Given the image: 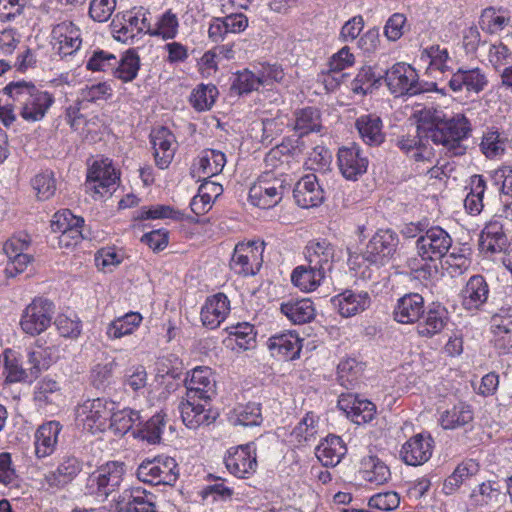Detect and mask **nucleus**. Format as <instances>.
Instances as JSON below:
<instances>
[{
    "label": "nucleus",
    "mask_w": 512,
    "mask_h": 512,
    "mask_svg": "<svg viewBox=\"0 0 512 512\" xmlns=\"http://www.w3.org/2000/svg\"><path fill=\"white\" fill-rule=\"evenodd\" d=\"M424 298L418 293L405 294L394 308V319L402 324H411L424 315Z\"/></svg>",
    "instance_id": "obj_29"
},
{
    "label": "nucleus",
    "mask_w": 512,
    "mask_h": 512,
    "mask_svg": "<svg viewBox=\"0 0 512 512\" xmlns=\"http://www.w3.org/2000/svg\"><path fill=\"white\" fill-rule=\"evenodd\" d=\"M33 189L40 200H48L56 191V180L51 171L37 174L31 181Z\"/></svg>",
    "instance_id": "obj_51"
},
{
    "label": "nucleus",
    "mask_w": 512,
    "mask_h": 512,
    "mask_svg": "<svg viewBox=\"0 0 512 512\" xmlns=\"http://www.w3.org/2000/svg\"><path fill=\"white\" fill-rule=\"evenodd\" d=\"M133 426H142V417L138 411L132 409H123L112 411V417L109 419L108 426L115 433L124 435Z\"/></svg>",
    "instance_id": "obj_47"
},
{
    "label": "nucleus",
    "mask_w": 512,
    "mask_h": 512,
    "mask_svg": "<svg viewBox=\"0 0 512 512\" xmlns=\"http://www.w3.org/2000/svg\"><path fill=\"white\" fill-rule=\"evenodd\" d=\"M423 321L417 325V332L422 337H433L440 333L448 322V311L441 305H435L423 316Z\"/></svg>",
    "instance_id": "obj_37"
},
{
    "label": "nucleus",
    "mask_w": 512,
    "mask_h": 512,
    "mask_svg": "<svg viewBox=\"0 0 512 512\" xmlns=\"http://www.w3.org/2000/svg\"><path fill=\"white\" fill-rule=\"evenodd\" d=\"M140 68V59L134 50H128L114 68V76L124 82L134 80Z\"/></svg>",
    "instance_id": "obj_49"
},
{
    "label": "nucleus",
    "mask_w": 512,
    "mask_h": 512,
    "mask_svg": "<svg viewBox=\"0 0 512 512\" xmlns=\"http://www.w3.org/2000/svg\"><path fill=\"white\" fill-rule=\"evenodd\" d=\"M462 305L466 310H479L488 300L489 285L482 275H473L462 290Z\"/></svg>",
    "instance_id": "obj_30"
},
{
    "label": "nucleus",
    "mask_w": 512,
    "mask_h": 512,
    "mask_svg": "<svg viewBox=\"0 0 512 512\" xmlns=\"http://www.w3.org/2000/svg\"><path fill=\"white\" fill-rule=\"evenodd\" d=\"M331 303L342 317L348 318L366 310L371 304V297L366 291L347 289L334 296Z\"/></svg>",
    "instance_id": "obj_21"
},
{
    "label": "nucleus",
    "mask_w": 512,
    "mask_h": 512,
    "mask_svg": "<svg viewBox=\"0 0 512 512\" xmlns=\"http://www.w3.org/2000/svg\"><path fill=\"white\" fill-rule=\"evenodd\" d=\"M236 423L242 426H256L262 422L260 404L248 403L237 410Z\"/></svg>",
    "instance_id": "obj_59"
},
{
    "label": "nucleus",
    "mask_w": 512,
    "mask_h": 512,
    "mask_svg": "<svg viewBox=\"0 0 512 512\" xmlns=\"http://www.w3.org/2000/svg\"><path fill=\"white\" fill-rule=\"evenodd\" d=\"M217 88L214 85L199 86L190 97L192 106L198 111L208 110L215 102Z\"/></svg>",
    "instance_id": "obj_52"
},
{
    "label": "nucleus",
    "mask_w": 512,
    "mask_h": 512,
    "mask_svg": "<svg viewBox=\"0 0 512 512\" xmlns=\"http://www.w3.org/2000/svg\"><path fill=\"white\" fill-rule=\"evenodd\" d=\"M253 444L249 443L236 448H231L225 457V465L228 471L238 478L255 472L257 467L256 455Z\"/></svg>",
    "instance_id": "obj_20"
},
{
    "label": "nucleus",
    "mask_w": 512,
    "mask_h": 512,
    "mask_svg": "<svg viewBox=\"0 0 512 512\" xmlns=\"http://www.w3.org/2000/svg\"><path fill=\"white\" fill-rule=\"evenodd\" d=\"M150 137L157 166L161 169L167 168L174 157V135L168 128L161 126L154 129Z\"/></svg>",
    "instance_id": "obj_28"
},
{
    "label": "nucleus",
    "mask_w": 512,
    "mask_h": 512,
    "mask_svg": "<svg viewBox=\"0 0 512 512\" xmlns=\"http://www.w3.org/2000/svg\"><path fill=\"white\" fill-rule=\"evenodd\" d=\"M124 23L118 28V25L114 23L113 32L114 37L118 41L128 42L132 40L136 35L146 32L151 35L152 29L150 20L146 17V12L139 10L133 14L128 12L123 15Z\"/></svg>",
    "instance_id": "obj_26"
},
{
    "label": "nucleus",
    "mask_w": 512,
    "mask_h": 512,
    "mask_svg": "<svg viewBox=\"0 0 512 512\" xmlns=\"http://www.w3.org/2000/svg\"><path fill=\"white\" fill-rule=\"evenodd\" d=\"M338 381L346 389L354 388L364 371V364L354 358L342 360L337 367Z\"/></svg>",
    "instance_id": "obj_46"
},
{
    "label": "nucleus",
    "mask_w": 512,
    "mask_h": 512,
    "mask_svg": "<svg viewBox=\"0 0 512 512\" xmlns=\"http://www.w3.org/2000/svg\"><path fill=\"white\" fill-rule=\"evenodd\" d=\"M347 453L346 445L343 440L336 435H328L316 447V457L326 467H334L340 463L341 459Z\"/></svg>",
    "instance_id": "obj_35"
},
{
    "label": "nucleus",
    "mask_w": 512,
    "mask_h": 512,
    "mask_svg": "<svg viewBox=\"0 0 512 512\" xmlns=\"http://www.w3.org/2000/svg\"><path fill=\"white\" fill-rule=\"evenodd\" d=\"M263 249V242L249 241L236 244L230 260V268L239 275H255L261 266L259 260Z\"/></svg>",
    "instance_id": "obj_12"
},
{
    "label": "nucleus",
    "mask_w": 512,
    "mask_h": 512,
    "mask_svg": "<svg viewBox=\"0 0 512 512\" xmlns=\"http://www.w3.org/2000/svg\"><path fill=\"white\" fill-rule=\"evenodd\" d=\"M326 275L307 263L306 265L297 266L292 271L291 281L300 290L310 292L316 290L321 285Z\"/></svg>",
    "instance_id": "obj_39"
},
{
    "label": "nucleus",
    "mask_w": 512,
    "mask_h": 512,
    "mask_svg": "<svg viewBox=\"0 0 512 512\" xmlns=\"http://www.w3.org/2000/svg\"><path fill=\"white\" fill-rule=\"evenodd\" d=\"M118 60L116 56L104 50H96L89 58L86 68L90 71H107L116 67Z\"/></svg>",
    "instance_id": "obj_55"
},
{
    "label": "nucleus",
    "mask_w": 512,
    "mask_h": 512,
    "mask_svg": "<svg viewBox=\"0 0 512 512\" xmlns=\"http://www.w3.org/2000/svg\"><path fill=\"white\" fill-rule=\"evenodd\" d=\"M416 240L417 253L421 261H436L446 256L452 246L450 234L440 226L419 229Z\"/></svg>",
    "instance_id": "obj_7"
},
{
    "label": "nucleus",
    "mask_w": 512,
    "mask_h": 512,
    "mask_svg": "<svg viewBox=\"0 0 512 512\" xmlns=\"http://www.w3.org/2000/svg\"><path fill=\"white\" fill-rule=\"evenodd\" d=\"M280 309L294 324H305L315 317L313 302L308 298L283 302Z\"/></svg>",
    "instance_id": "obj_40"
},
{
    "label": "nucleus",
    "mask_w": 512,
    "mask_h": 512,
    "mask_svg": "<svg viewBox=\"0 0 512 512\" xmlns=\"http://www.w3.org/2000/svg\"><path fill=\"white\" fill-rule=\"evenodd\" d=\"M268 348L273 356L293 360L299 356L301 344L296 334L288 332L271 336L268 340Z\"/></svg>",
    "instance_id": "obj_36"
},
{
    "label": "nucleus",
    "mask_w": 512,
    "mask_h": 512,
    "mask_svg": "<svg viewBox=\"0 0 512 512\" xmlns=\"http://www.w3.org/2000/svg\"><path fill=\"white\" fill-rule=\"evenodd\" d=\"M293 130L298 137L309 133H320L323 130L321 112L315 107H305L294 112Z\"/></svg>",
    "instance_id": "obj_34"
},
{
    "label": "nucleus",
    "mask_w": 512,
    "mask_h": 512,
    "mask_svg": "<svg viewBox=\"0 0 512 512\" xmlns=\"http://www.w3.org/2000/svg\"><path fill=\"white\" fill-rule=\"evenodd\" d=\"M355 126L363 141L370 146H378L385 139L382 132V120L379 116L373 114L360 116L356 120Z\"/></svg>",
    "instance_id": "obj_38"
},
{
    "label": "nucleus",
    "mask_w": 512,
    "mask_h": 512,
    "mask_svg": "<svg viewBox=\"0 0 512 512\" xmlns=\"http://www.w3.org/2000/svg\"><path fill=\"white\" fill-rule=\"evenodd\" d=\"M61 430L58 421H49L37 428L34 434V453L38 459L49 457L55 452Z\"/></svg>",
    "instance_id": "obj_23"
},
{
    "label": "nucleus",
    "mask_w": 512,
    "mask_h": 512,
    "mask_svg": "<svg viewBox=\"0 0 512 512\" xmlns=\"http://www.w3.org/2000/svg\"><path fill=\"white\" fill-rule=\"evenodd\" d=\"M506 141L498 130L489 129L483 134L480 150L488 159L500 158L505 154Z\"/></svg>",
    "instance_id": "obj_48"
},
{
    "label": "nucleus",
    "mask_w": 512,
    "mask_h": 512,
    "mask_svg": "<svg viewBox=\"0 0 512 512\" xmlns=\"http://www.w3.org/2000/svg\"><path fill=\"white\" fill-rule=\"evenodd\" d=\"M434 440L430 434L419 433L410 437L401 447L400 458L410 466H420L432 456Z\"/></svg>",
    "instance_id": "obj_15"
},
{
    "label": "nucleus",
    "mask_w": 512,
    "mask_h": 512,
    "mask_svg": "<svg viewBox=\"0 0 512 512\" xmlns=\"http://www.w3.org/2000/svg\"><path fill=\"white\" fill-rule=\"evenodd\" d=\"M142 316L138 312H129L109 323L106 335L109 339H119L132 334L141 324Z\"/></svg>",
    "instance_id": "obj_44"
},
{
    "label": "nucleus",
    "mask_w": 512,
    "mask_h": 512,
    "mask_svg": "<svg viewBox=\"0 0 512 512\" xmlns=\"http://www.w3.org/2000/svg\"><path fill=\"white\" fill-rule=\"evenodd\" d=\"M226 164V156L215 149H205L199 157L197 173L199 177L210 178L222 172Z\"/></svg>",
    "instance_id": "obj_43"
},
{
    "label": "nucleus",
    "mask_w": 512,
    "mask_h": 512,
    "mask_svg": "<svg viewBox=\"0 0 512 512\" xmlns=\"http://www.w3.org/2000/svg\"><path fill=\"white\" fill-rule=\"evenodd\" d=\"M337 160L340 172L348 180H357L367 171L368 158L356 143L339 148Z\"/></svg>",
    "instance_id": "obj_17"
},
{
    "label": "nucleus",
    "mask_w": 512,
    "mask_h": 512,
    "mask_svg": "<svg viewBox=\"0 0 512 512\" xmlns=\"http://www.w3.org/2000/svg\"><path fill=\"white\" fill-rule=\"evenodd\" d=\"M509 21L508 17L498 14L494 8L490 7L483 11L480 26L482 30L490 34H496L501 32Z\"/></svg>",
    "instance_id": "obj_53"
},
{
    "label": "nucleus",
    "mask_w": 512,
    "mask_h": 512,
    "mask_svg": "<svg viewBox=\"0 0 512 512\" xmlns=\"http://www.w3.org/2000/svg\"><path fill=\"white\" fill-rule=\"evenodd\" d=\"M262 86L258 71L256 73L244 70L237 74V77L232 85L237 89L240 94L250 93L253 90H258Z\"/></svg>",
    "instance_id": "obj_61"
},
{
    "label": "nucleus",
    "mask_w": 512,
    "mask_h": 512,
    "mask_svg": "<svg viewBox=\"0 0 512 512\" xmlns=\"http://www.w3.org/2000/svg\"><path fill=\"white\" fill-rule=\"evenodd\" d=\"M293 197L298 206L311 208L320 205L324 200V191L314 174L302 177L293 189Z\"/></svg>",
    "instance_id": "obj_22"
},
{
    "label": "nucleus",
    "mask_w": 512,
    "mask_h": 512,
    "mask_svg": "<svg viewBox=\"0 0 512 512\" xmlns=\"http://www.w3.org/2000/svg\"><path fill=\"white\" fill-rule=\"evenodd\" d=\"M297 146L292 144L291 140L283 141L280 145L272 148L265 156V171H270L272 177H286L291 179L288 174L285 173L286 168L289 165L290 158L295 154Z\"/></svg>",
    "instance_id": "obj_27"
},
{
    "label": "nucleus",
    "mask_w": 512,
    "mask_h": 512,
    "mask_svg": "<svg viewBox=\"0 0 512 512\" xmlns=\"http://www.w3.org/2000/svg\"><path fill=\"white\" fill-rule=\"evenodd\" d=\"M188 399L198 398L204 402L216 394V382L208 367H196L185 379Z\"/></svg>",
    "instance_id": "obj_16"
},
{
    "label": "nucleus",
    "mask_w": 512,
    "mask_h": 512,
    "mask_svg": "<svg viewBox=\"0 0 512 512\" xmlns=\"http://www.w3.org/2000/svg\"><path fill=\"white\" fill-rule=\"evenodd\" d=\"M41 353L29 352L28 360L25 364L20 362L13 355L5 354V363L3 373L6 375V383L31 382L36 379L41 371L40 358Z\"/></svg>",
    "instance_id": "obj_13"
},
{
    "label": "nucleus",
    "mask_w": 512,
    "mask_h": 512,
    "mask_svg": "<svg viewBox=\"0 0 512 512\" xmlns=\"http://www.w3.org/2000/svg\"><path fill=\"white\" fill-rule=\"evenodd\" d=\"M361 477L372 484L382 485L390 478V470L386 464L376 456H367L361 460Z\"/></svg>",
    "instance_id": "obj_41"
},
{
    "label": "nucleus",
    "mask_w": 512,
    "mask_h": 512,
    "mask_svg": "<svg viewBox=\"0 0 512 512\" xmlns=\"http://www.w3.org/2000/svg\"><path fill=\"white\" fill-rule=\"evenodd\" d=\"M125 464L119 461H110L91 473L86 481V494L104 501L113 492L117 491L123 481Z\"/></svg>",
    "instance_id": "obj_3"
},
{
    "label": "nucleus",
    "mask_w": 512,
    "mask_h": 512,
    "mask_svg": "<svg viewBox=\"0 0 512 512\" xmlns=\"http://www.w3.org/2000/svg\"><path fill=\"white\" fill-rule=\"evenodd\" d=\"M59 390L58 382L51 378H43L37 384L35 399L45 404L54 403L60 397Z\"/></svg>",
    "instance_id": "obj_56"
},
{
    "label": "nucleus",
    "mask_w": 512,
    "mask_h": 512,
    "mask_svg": "<svg viewBox=\"0 0 512 512\" xmlns=\"http://www.w3.org/2000/svg\"><path fill=\"white\" fill-rule=\"evenodd\" d=\"M178 19L171 11L165 12L157 22L156 29L152 30L151 35H158L164 39L174 38L177 34Z\"/></svg>",
    "instance_id": "obj_60"
},
{
    "label": "nucleus",
    "mask_w": 512,
    "mask_h": 512,
    "mask_svg": "<svg viewBox=\"0 0 512 512\" xmlns=\"http://www.w3.org/2000/svg\"><path fill=\"white\" fill-rule=\"evenodd\" d=\"M419 130L425 132V138L437 145H442L450 156L465 153L466 147L462 141L471 131L469 120L463 114H457L449 119L443 111L433 107L417 110Z\"/></svg>",
    "instance_id": "obj_1"
},
{
    "label": "nucleus",
    "mask_w": 512,
    "mask_h": 512,
    "mask_svg": "<svg viewBox=\"0 0 512 512\" xmlns=\"http://www.w3.org/2000/svg\"><path fill=\"white\" fill-rule=\"evenodd\" d=\"M473 420V412L469 405L459 402L452 408L443 411L439 423L443 429H457Z\"/></svg>",
    "instance_id": "obj_42"
},
{
    "label": "nucleus",
    "mask_w": 512,
    "mask_h": 512,
    "mask_svg": "<svg viewBox=\"0 0 512 512\" xmlns=\"http://www.w3.org/2000/svg\"><path fill=\"white\" fill-rule=\"evenodd\" d=\"M382 79H384V74L381 72H376L370 66L363 67L352 83V90L355 93L367 94L374 87H378Z\"/></svg>",
    "instance_id": "obj_50"
},
{
    "label": "nucleus",
    "mask_w": 512,
    "mask_h": 512,
    "mask_svg": "<svg viewBox=\"0 0 512 512\" xmlns=\"http://www.w3.org/2000/svg\"><path fill=\"white\" fill-rule=\"evenodd\" d=\"M399 244L398 235L390 230H378L366 245L363 258L371 264L384 265L395 254Z\"/></svg>",
    "instance_id": "obj_11"
},
{
    "label": "nucleus",
    "mask_w": 512,
    "mask_h": 512,
    "mask_svg": "<svg viewBox=\"0 0 512 512\" xmlns=\"http://www.w3.org/2000/svg\"><path fill=\"white\" fill-rule=\"evenodd\" d=\"M143 427L139 429V433L143 439L150 444H156L160 442L161 433L165 425L164 415L158 413L147 420Z\"/></svg>",
    "instance_id": "obj_54"
},
{
    "label": "nucleus",
    "mask_w": 512,
    "mask_h": 512,
    "mask_svg": "<svg viewBox=\"0 0 512 512\" xmlns=\"http://www.w3.org/2000/svg\"><path fill=\"white\" fill-rule=\"evenodd\" d=\"M118 180L119 176L112 166V161L108 158L96 160L87 174V183L89 185L93 183L91 188L101 196L114 189Z\"/></svg>",
    "instance_id": "obj_19"
},
{
    "label": "nucleus",
    "mask_w": 512,
    "mask_h": 512,
    "mask_svg": "<svg viewBox=\"0 0 512 512\" xmlns=\"http://www.w3.org/2000/svg\"><path fill=\"white\" fill-rule=\"evenodd\" d=\"M389 91L396 97L413 96L423 92L416 70L409 64L395 63L384 72Z\"/></svg>",
    "instance_id": "obj_8"
},
{
    "label": "nucleus",
    "mask_w": 512,
    "mask_h": 512,
    "mask_svg": "<svg viewBox=\"0 0 512 512\" xmlns=\"http://www.w3.org/2000/svg\"><path fill=\"white\" fill-rule=\"evenodd\" d=\"M3 91L12 99L22 118L29 122L42 120L54 103L51 93L38 89L31 82H10Z\"/></svg>",
    "instance_id": "obj_2"
},
{
    "label": "nucleus",
    "mask_w": 512,
    "mask_h": 512,
    "mask_svg": "<svg viewBox=\"0 0 512 512\" xmlns=\"http://www.w3.org/2000/svg\"><path fill=\"white\" fill-rule=\"evenodd\" d=\"M198 398L186 399L179 404V411L183 423L189 429H197L202 425H209L214 421V417L210 415V410L206 409L203 404L198 403Z\"/></svg>",
    "instance_id": "obj_32"
},
{
    "label": "nucleus",
    "mask_w": 512,
    "mask_h": 512,
    "mask_svg": "<svg viewBox=\"0 0 512 512\" xmlns=\"http://www.w3.org/2000/svg\"><path fill=\"white\" fill-rule=\"evenodd\" d=\"M156 368L158 375L161 377L179 378L182 374L183 363L176 355L170 354L158 359Z\"/></svg>",
    "instance_id": "obj_58"
},
{
    "label": "nucleus",
    "mask_w": 512,
    "mask_h": 512,
    "mask_svg": "<svg viewBox=\"0 0 512 512\" xmlns=\"http://www.w3.org/2000/svg\"><path fill=\"white\" fill-rule=\"evenodd\" d=\"M479 471V465L474 460H467L460 463L453 473L448 476L443 484V492L446 495L453 494L462 483L471 476L476 475Z\"/></svg>",
    "instance_id": "obj_45"
},
{
    "label": "nucleus",
    "mask_w": 512,
    "mask_h": 512,
    "mask_svg": "<svg viewBox=\"0 0 512 512\" xmlns=\"http://www.w3.org/2000/svg\"><path fill=\"white\" fill-rule=\"evenodd\" d=\"M335 249L327 240H313L305 247V260L312 267L327 274L334 262Z\"/></svg>",
    "instance_id": "obj_25"
},
{
    "label": "nucleus",
    "mask_w": 512,
    "mask_h": 512,
    "mask_svg": "<svg viewBox=\"0 0 512 512\" xmlns=\"http://www.w3.org/2000/svg\"><path fill=\"white\" fill-rule=\"evenodd\" d=\"M488 58L491 65L498 70L512 62V51L500 41L490 46Z\"/></svg>",
    "instance_id": "obj_62"
},
{
    "label": "nucleus",
    "mask_w": 512,
    "mask_h": 512,
    "mask_svg": "<svg viewBox=\"0 0 512 512\" xmlns=\"http://www.w3.org/2000/svg\"><path fill=\"white\" fill-rule=\"evenodd\" d=\"M54 309L52 301L45 298L34 299L22 314V330L32 336L39 335L50 326Z\"/></svg>",
    "instance_id": "obj_9"
},
{
    "label": "nucleus",
    "mask_w": 512,
    "mask_h": 512,
    "mask_svg": "<svg viewBox=\"0 0 512 512\" xmlns=\"http://www.w3.org/2000/svg\"><path fill=\"white\" fill-rule=\"evenodd\" d=\"M116 365L114 360L96 364L90 373L91 384L97 389L105 388L110 383Z\"/></svg>",
    "instance_id": "obj_57"
},
{
    "label": "nucleus",
    "mask_w": 512,
    "mask_h": 512,
    "mask_svg": "<svg viewBox=\"0 0 512 512\" xmlns=\"http://www.w3.org/2000/svg\"><path fill=\"white\" fill-rule=\"evenodd\" d=\"M52 37L59 44V52L64 56L76 52L82 43L81 31L71 21H63L54 26Z\"/></svg>",
    "instance_id": "obj_31"
},
{
    "label": "nucleus",
    "mask_w": 512,
    "mask_h": 512,
    "mask_svg": "<svg viewBox=\"0 0 512 512\" xmlns=\"http://www.w3.org/2000/svg\"><path fill=\"white\" fill-rule=\"evenodd\" d=\"M115 410V402L104 399H88L76 409V420L83 429L96 433L106 429L112 411Z\"/></svg>",
    "instance_id": "obj_6"
},
{
    "label": "nucleus",
    "mask_w": 512,
    "mask_h": 512,
    "mask_svg": "<svg viewBox=\"0 0 512 512\" xmlns=\"http://www.w3.org/2000/svg\"><path fill=\"white\" fill-rule=\"evenodd\" d=\"M292 179L286 177H272L270 171H264L258 182L249 190L251 203L262 209L277 205L283 196L289 192Z\"/></svg>",
    "instance_id": "obj_4"
},
{
    "label": "nucleus",
    "mask_w": 512,
    "mask_h": 512,
    "mask_svg": "<svg viewBox=\"0 0 512 512\" xmlns=\"http://www.w3.org/2000/svg\"><path fill=\"white\" fill-rule=\"evenodd\" d=\"M488 85L486 74L478 67L471 69L459 68L452 73L448 86L456 93L479 94Z\"/></svg>",
    "instance_id": "obj_18"
},
{
    "label": "nucleus",
    "mask_w": 512,
    "mask_h": 512,
    "mask_svg": "<svg viewBox=\"0 0 512 512\" xmlns=\"http://www.w3.org/2000/svg\"><path fill=\"white\" fill-rule=\"evenodd\" d=\"M116 7V0H92L89 16L97 22H106Z\"/></svg>",
    "instance_id": "obj_63"
},
{
    "label": "nucleus",
    "mask_w": 512,
    "mask_h": 512,
    "mask_svg": "<svg viewBox=\"0 0 512 512\" xmlns=\"http://www.w3.org/2000/svg\"><path fill=\"white\" fill-rule=\"evenodd\" d=\"M230 312V301L224 293H217L208 297L201 308L202 324L215 329L226 319Z\"/></svg>",
    "instance_id": "obj_24"
},
{
    "label": "nucleus",
    "mask_w": 512,
    "mask_h": 512,
    "mask_svg": "<svg viewBox=\"0 0 512 512\" xmlns=\"http://www.w3.org/2000/svg\"><path fill=\"white\" fill-rule=\"evenodd\" d=\"M480 249L482 252L495 254L506 251L508 238L503 231V225L498 220L488 222L481 234Z\"/></svg>",
    "instance_id": "obj_33"
},
{
    "label": "nucleus",
    "mask_w": 512,
    "mask_h": 512,
    "mask_svg": "<svg viewBox=\"0 0 512 512\" xmlns=\"http://www.w3.org/2000/svg\"><path fill=\"white\" fill-rule=\"evenodd\" d=\"M369 506L382 511H391L400 504V497L396 492L378 493L369 499Z\"/></svg>",
    "instance_id": "obj_64"
},
{
    "label": "nucleus",
    "mask_w": 512,
    "mask_h": 512,
    "mask_svg": "<svg viewBox=\"0 0 512 512\" xmlns=\"http://www.w3.org/2000/svg\"><path fill=\"white\" fill-rule=\"evenodd\" d=\"M137 478L151 485H174L179 477L176 460L168 456L146 459L138 466Z\"/></svg>",
    "instance_id": "obj_5"
},
{
    "label": "nucleus",
    "mask_w": 512,
    "mask_h": 512,
    "mask_svg": "<svg viewBox=\"0 0 512 512\" xmlns=\"http://www.w3.org/2000/svg\"><path fill=\"white\" fill-rule=\"evenodd\" d=\"M83 225L84 219L73 215L68 209L56 212L51 221V229L54 233H60L58 243L64 248L76 246L84 239Z\"/></svg>",
    "instance_id": "obj_10"
},
{
    "label": "nucleus",
    "mask_w": 512,
    "mask_h": 512,
    "mask_svg": "<svg viewBox=\"0 0 512 512\" xmlns=\"http://www.w3.org/2000/svg\"><path fill=\"white\" fill-rule=\"evenodd\" d=\"M83 470V462L72 454L63 455L55 470L44 475L48 488L62 490L71 484Z\"/></svg>",
    "instance_id": "obj_14"
}]
</instances>
